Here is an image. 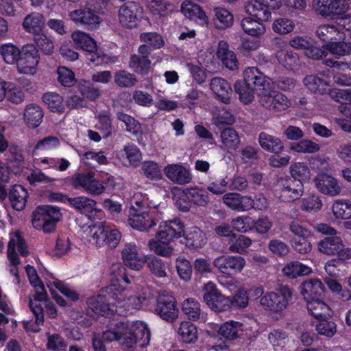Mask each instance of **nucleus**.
<instances>
[{"mask_svg": "<svg viewBox=\"0 0 351 351\" xmlns=\"http://www.w3.org/2000/svg\"><path fill=\"white\" fill-rule=\"evenodd\" d=\"M291 149L298 153L313 154L320 149V145L308 139H304L298 143H293Z\"/></svg>", "mask_w": 351, "mask_h": 351, "instance_id": "680f3d73", "label": "nucleus"}, {"mask_svg": "<svg viewBox=\"0 0 351 351\" xmlns=\"http://www.w3.org/2000/svg\"><path fill=\"white\" fill-rule=\"evenodd\" d=\"M103 8L99 9V4L94 2V5H87L70 12V19L76 25L84 27L87 30H95L99 28L101 22V17L97 14Z\"/></svg>", "mask_w": 351, "mask_h": 351, "instance_id": "7ed1b4c3", "label": "nucleus"}, {"mask_svg": "<svg viewBox=\"0 0 351 351\" xmlns=\"http://www.w3.org/2000/svg\"><path fill=\"white\" fill-rule=\"evenodd\" d=\"M213 264L219 272L231 275L241 272L245 265V261L239 256L221 255L215 258Z\"/></svg>", "mask_w": 351, "mask_h": 351, "instance_id": "ddd939ff", "label": "nucleus"}, {"mask_svg": "<svg viewBox=\"0 0 351 351\" xmlns=\"http://www.w3.org/2000/svg\"><path fill=\"white\" fill-rule=\"evenodd\" d=\"M243 324L238 322L230 321L222 324L219 329V334L226 339L234 340L239 337V332H241Z\"/></svg>", "mask_w": 351, "mask_h": 351, "instance_id": "8fccbe9b", "label": "nucleus"}, {"mask_svg": "<svg viewBox=\"0 0 351 351\" xmlns=\"http://www.w3.org/2000/svg\"><path fill=\"white\" fill-rule=\"evenodd\" d=\"M34 287L35 289L34 299L29 300V306L31 311L35 317L36 324L40 325L44 322L43 310L40 304V302H46L47 300V295L42 282L35 285Z\"/></svg>", "mask_w": 351, "mask_h": 351, "instance_id": "aec40b11", "label": "nucleus"}, {"mask_svg": "<svg viewBox=\"0 0 351 351\" xmlns=\"http://www.w3.org/2000/svg\"><path fill=\"white\" fill-rule=\"evenodd\" d=\"M213 12L215 24L218 29H225L233 24V15L227 9L219 7L215 8Z\"/></svg>", "mask_w": 351, "mask_h": 351, "instance_id": "09e8293b", "label": "nucleus"}, {"mask_svg": "<svg viewBox=\"0 0 351 351\" xmlns=\"http://www.w3.org/2000/svg\"><path fill=\"white\" fill-rule=\"evenodd\" d=\"M171 241L156 238L148 242V247L157 255L169 256L173 254V247L171 245Z\"/></svg>", "mask_w": 351, "mask_h": 351, "instance_id": "37998d69", "label": "nucleus"}, {"mask_svg": "<svg viewBox=\"0 0 351 351\" xmlns=\"http://www.w3.org/2000/svg\"><path fill=\"white\" fill-rule=\"evenodd\" d=\"M331 210L335 219H348L351 218V200L340 199L333 202Z\"/></svg>", "mask_w": 351, "mask_h": 351, "instance_id": "ea45409f", "label": "nucleus"}, {"mask_svg": "<svg viewBox=\"0 0 351 351\" xmlns=\"http://www.w3.org/2000/svg\"><path fill=\"white\" fill-rule=\"evenodd\" d=\"M220 138L226 149H236L241 143L238 132L232 128L223 129L221 132Z\"/></svg>", "mask_w": 351, "mask_h": 351, "instance_id": "3c124183", "label": "nucleus"}, {"mask_svg": "<svg viewBox=\"0 0 351 351\" xmlns=\"http://www.w3.org/2000/svg\"><path fill=\"white\" fill-rule=\"evenodd\" d=\"M182 13L191 19H198L202 25L208 24V17L201 8L191 1H184L181 5Z\"/></svg>", "mask_w": 351, "mask_h": 351, "instance_id": "2f4dec72", "label": "nucleus"}, {"mask_svg": "<svg viewBox=\"0 0 351 351\" xmlns=\"http://www.w3.org/2000/svg\"><path fill=\"white\" fill-rule=\"evenodd\" d=\"M151 333L145 323L136 322H119L114 328L103 332V339L106 342L117 341L125 350L132 351L138 346L144 347L150 340Z\"/></svg>", "mask_w": 351, "mask_h": 351, "instance_id": "f257e3e1", "label": "nucleus"}, {"mask_svg": "<svg viewBox=\"0 0 351 351\" xmlns=\"http://www.w3.org/2000/svg\"><path fill=\"white\" fill-rule=\"evenodd\" d=\"M71 38L77 48L88 52L91 55V58H89L90 61L96 60L93 53L97 51V46L93 38L84 32L76 30L71 34Z\"/></svg>", "mask_w": 351, "mask_h": 351, "instance_id": "5701e85b", "label": "nucleus"}, {"mask_svg": "<svg viewBox=\"0 0 351 351\" xmlns=\"http://www.w3.org/2000/svg\"><path fill=\"white\" fill-rule=\"evenodd\" d=\"M164 173L171 182L179 185L189 184L193 178L190 170L180 163L167 165Z\"/></svg>", "mask_w": 351, "mask_h": 351, "instance_id": "2eb2a0df", "label": "nucleus"}, {"mask_svg": "<svg viewBox=\"0 0 351 351\" xmlns=\"http://www.w3.org/2000/svg\"><path fill=\"white\" fill-rule=\"evenodd\" d=\"M203 292V300L212 311L222 312L230 308L231 300L223 295L213 282L204 284Z\"/></svg>", "mask_w": 351, "mask_h": 351, "instance_id": "0eeeda50", "label": "nucleus"}, {"mask_svg": "<svg viewBox=\"0 0 351 351\" xmlns=\"http://www.w3.org/2000/svg\"><path fill=\"white\" fill-rule=\"evenodd\" d=\"M121 256L125 266L134 271H141L147 261L141 247L134 242L126 243L121 250Z\"/></svg>", "mask_w": 351, "mask_h": 351, "instance_id": "1a4fd4ad", "label": "nucleus"}, {"mask_svg": "<svg viewBox=\"0 0 351 351\" xmlns=\"http://www.w3.org/2000/svg\"><path fill=\"white\" fill-rule=\"evenodd\" d=\"M228 250L232 253L243 254L245 249L252 244V240L244 235L237 236L235 234L234 238H231L228 242Z\"/></svg>", "mask_w": 351, "mask_h": 351, "instance_id": "13d9d810", "label": "nucleus"}, {"mask_svg": "<svg viewBox=\"0 0 351 351\" xmlns=\"http://www.w3.org/2000/svg\"><path fill=\"white\" fill-rule=\"evenodd\" d=\"M151 61L142 56H132L129 62V66L135 72L141 75L147 73L150 68Z\"/></svg>", "mask_w": 351, "mask_h": 351, "instance_id": "bf43d9fd", "label": "nucleus"}, {"mask_svg": "<svg viewBox=\"0 0 351 351\" xmlns=\"http://www.w3.org/2000/svg\"><path fill=\"white\" fill-rule=\"evenodd\" d=\"M281 186V195L280 198L282 201H293L298 199L303 193L304 186L300 182H295L291 180H282L280 182Z\"/></svg>", "mask_w": 351, "mask_h": 351, "instance_id": "b1692460", "label": "nucleus"}, {"mask_svg": "<svg viewBox=\"0 0 351 351\" xmlns=\"http://www.w3.org/2000/svg\"><path fill=\"white\" fill-rule=\"evenodd\" d=\"M234 88L236 93L239 95V100L244 104L252 103L255 98V94L257 91L244 81L236 82Z\"/></svg>", "mask_w": 351, "mask_h": 351, "instance_id": "58836bf2", "label": "nucleus"}, {"mask_svg": "<svg viewBox=\"0 0 351 351\" xmlns=\"http://www.w3.org/2000/svg\"><path fill=\"white\" fill-rule=\"evenodd\" d=\"M243 81L256 90L262 91L271 85V79L265 76L257 67L247 68L243 72Z\"/></svg>", "mask_w": 351, "mask_h": 351, "instance_id": "f3484780", "label": "nucleus"}, {"mask_svg": "<svg viewBox=\"0 0 351 351\" xmlns=\"http://www.w3.org/2000/svg\"><path fill=\"white\" fill-rule=\"evenodd\" d=\"M69 205L82 213L88 214L96 210L97 203L86 196H80L71 198Z\"/></svg>", "mask_w": 351, "mask_h": 351, "instance_id": "49530a36", "label": "nucleus"}, {"mask_svg": "<svg viewBox=\"0 0 351 351\" xmlns=\"http://www.w3.org/2000/svg\"><path fill=\"white\" fill-rule=\"evenodd\" d=\"M181 195L187 196V199L199 206H205L209 201L207 192L198 188H187L181 192Z\"/></svg>", "mask_w": 351, "mask_h": 351, "instance_id": "c03bdc74", "label": "nucleus"}, {"mask_svg": "<svg viewBox=\"0 0 351 351\" xmlns=\"http://www.w3.org/2000/svg\"><path fill=\"white\" fill-rule=\"evenodd\" d=\"M149 9L154 15L166 16L177 10V6L167 1L150 2Z\"/></svg>", "mask_w": 351, "mask_h": 351, "instance_id": "4d7b16f0", "label": "nucleus"}, {"mask_svg": "<svg viewBox=\"0 0 351 351\" xmlns=\"http://www.w3.org/2000/svg\"><path fill=\"white\" fill-rule=\"evenodd\" d=\"M293 293V289L288 286H281L278 291H271L263 295L260 300V303L266 309L280 313L287 308Z\"/></svg>", "mask_w": 351, "mask_h": 351, "instance_id": "39448f33", "label": "nucleus"}, {"mask_svg": "<svg viewBox=\"0 0 351 351\" xmlns=\"http://www.w3.org/2000/svg\"><path fill=\"white\" fill-rule=\"evenodd\" d=\"M210 89L216 95L218 100L224 104H229L232 88L230 84L224 79L215 77L210 80Z\"/></svg>", "mask_w": 351, "mask_h": 351, "instance_id": "393cba45", "label": "nucleus"}, {"mask_svg": "<svg viewBox=\"0 0 351 351\" xmlns=\"http://www.w3.org/2000/svg\"><path fill=\"white\" fill-rule=\"evenodd\" d=\"M71 184L75 189H82L92 195H99L105 190L103 182L97 180L92 171L75 173L71 178Z\"/></svg>", "mask_w": 351, "mask_h": 351, "instance_id": "6e6552de", "label": "nucleus"}, {"mask_svg": "<svg viewBox=\"0 0 351 351\" xmlns=\"http://www.w3.org/2000/svg\"><path fill=\"white\" fill-rule=\"evenodd\" d=\"M294 28V22L287 18L277 19L272 24V29L274 32L280 35L287 34L291 32Z\"/></svg>", "mask_w": 351, "mask_h": 351, "instance_id": "e2e57ef3", "label": "nucleus"}, {"mask_svg": "<svg viewBox=\"0 0 351 351\" xmlns=\"http://www.w3.org/2000/svg\"><path fill=\"white\" fill-rule=\"evenodd\" d=\"M307 309L312 316L319 320L325 319L330 313V307L319 299L308 301Z\"/></svg>", "mask_w": 351, "mask_h": 351, "instance_id": "a18cd8bd", "label": "nucleus"}, {"mask_svg": "<svg viewBox=\"0 0 351 351\" xmlns=\"http://www.w3.org/2000/svg\"><path fill=\"white\" fill-rule=\"evenodd\" d=\"M276 57L278 62L287 69H291L298 64V55L293 51H280L277 53Z\"/></svg>", "mask_w": 351, "mask_h": 351, "instance_id": "774afa93", "label": "nucleus"}, {"mask_svg": "<svg viewBox=\"0 0 351 351\" xmlns=\"http://www.w3.org/2000/svg\"><path fill=\"white\" fill-rule=\"evenodd\" d=\"M343 247L342 239L339 237H327L321 240L317 245L319 251L328 256H333L341 252Z\"/></svg>", "mask_w": 351, "mask_h": 351, "instance_id": "c85d7f7f", "label": "nucleus"}, {"mask_svg": "<svg viewBox=\"0 0 351 351\" xmlns=\"http://www.w3.org/2000/svg\"><path fill=\"white\" fill-rule=\"evenodd\" d=\"M284 274L290 278L308 275L311 273L310 267L297 261L288 263L282 269Z\"/></svg>", "mask_w": 351, "mask_h": 351, "instance_id": "603ef678", "label": "nucleus"}, {"mask_svg": "<svg viewBox=\"0 0 351 351\" xmlns=\"http://www.w3.org/2000/svg\"><path fill=\"white\" fill-rule=\"evenodd\" d=\"M109 297L112 298L117 308H123L126 310L131 308H139L145 298H141L136 295H130L125 290L119 289L112 285L108 288Z\"/></svg>", "mask_w": 351, "mask_h": 351, "instance_id": "f8f14e48", "label": "nucleus"}, {"mask_svg": "<svg viewBox=\"0 0 351 351\" xmlns=\"http://www.w3.org/2000/svg\"><path fill=\"white\" fill-rule=\"evenodd\" d=\"M217 57L221 60L222 64L230 70H235L238 68V61L235 53L229 49L225 42L219 43L217 49Z\"/></svg>", "mask_w": 351, "mask_h": 351, "instance_id": "72a5a7b5", "label": "nucleus"}, {"mask_svg": "<svg viewBox=\"0 0 351 351\" xmlns=\"http://www.w3.org/2000/svg\"><path fill=\"white\" fill-rule=\"evenodd\" d=\"M43 112L36 104L27 106L23 112V119L29 128H36L42 123Z\"/></svg>", "mask_w": 351, "mask_h": 351, "instance_id": "7c9ffc66", "label": "nucleus"}, {"mask_svg": "<svg viewBox=\"0 0 351 351\" xmlns=\"http://www.w3.org/2000/svg\"><path fill=\"white\" fill-rule=\"evenodd\" d=\"M89 229L90 241L97 247L114 249L121 241V234L118 230L106 229L101 223L89 226Z\"/></svg>", "mask_w": 351, "mask_h": 351, "instance_id": "20e7f679", "label": "nucleus"}, {"mask_svg": "<svg viewBox=\"0 0 351 351\" xmlns=\"http://www.w3.org/2000/svg\"><path fill=\"white\" fill-rule=\"evenodd\" d=\"M16 250H18L20 255L22 256H27L29 254L28 246L19 231H16L10 234V241L7 250V258L8 260H10L12 263L17 261V256H19Z\"/></svg>", "mask_w": 351, "mask_h": 351, "instance_id": "a211bd4d", "label": "nucleus"}, {"mask_svg": "<svg viewBox=\"0 0 351 351\" xmlns=\"http://www.w3.org/2000/svg\"><path fill=\"white\" fill-rule=\"evenodd\" d=\"M178 333L183 342L193 343L197 340V329L193 324L189 322H182L178 328Z\"/></svg>", "mask_w": 351, "mask_h": 351, "instance_id": "de8ad7c7", "label": "nucleus"}, {"mask_svg": "<svg viewBox=\"0 0 351 351\" xmlns=\"http://www.w3.org/2000/svg\"><path fill=\"white\" fill-rule=\"evenodd\" d=\"M152 274L158 278L165 277L167 275L166 266L163 261L156 257H149L146 263Z\"/></svg>", "mask_w": 351, "mask_h": 351, "instance_id": "69168bd1", "label": "nucleus"}, {"mask_svg": "<svg viewBox=\"0 0 351 351\" xmlns=\"http://www.w3.org/2000/svg\"><path fill=\"white\" fill-rule=\"evenodd\" d=\"M327 49L334 55L339 56L351 54V42L334 41L326 45Z\"/></svg>", "mask_w": 351, "mask_h": 351, "instance_id": "338daca9", "label": "nucleus"}, {"mask_svg": "<svg viewBox=\"0 0 351 351\" xmlns=\"http://www.w3.org/2000/svg\"><path fill=\"white\" fill-rule=\"evenodd\" d=\"M114 77V83L120 87H131L137 82V80L133 74L124 70L116 72Z\"/></svg>", "mask_w": 351, "mask_h": 351, "instance_id": "0e129e2a", "label": "nucleus"}, {"mask_svg": "<svg viewBox=\"0 0 351 351\" xmlns=\"http://www.w3.org/2000/svg\"><path fill=\"white\" fill-rule=\"evenodd\" d=\"M40 56L38 49L34 45H27L22 48L17 61V70L20 73L34 75L38 70Z\"/></svg>", "mask_w": 351, "mask_h": 351, "instance_id": "9d476101", "label": "nucleus"}, {"mask_svg": "<svg viewBox=\"0 0 351 351\" xmlns=\"http://www.w3.org/2000/svg\"><path fill=\"white\" fill-rule=\"evenodd\" d=\"M107 299L103 295H97L88 299V313L91 311L98 315L107 316L109 315V304L106 302Z\"/></svg>", "mask_w": 351, "mask_h": 351, "instance_id": "f704fd0d", "label": "nucleus"}, {"mask_svg": "<svg viewBox=\"0 0 351 351\" xmlns=\"http://www.w3.org/2000/svg\"><path fill=\"white\" fill-rule=\"evenodd\" d=\"M21 51L13 44L7 43L0 46V54L7 64L17 63Z\"/></svg>", "mask_w": 351, "mask_h": 351, "instance_id": "864d4df0", "label": "nucleus"}, {"mask_svg": "<svg viewBox=\"0 0 351 351\" xmlns=\"http://www.w3.org/2000/svg\"><path fill=\"white\" fill-rule=\"evenodd\" d=\"M128 223L134 229L146 232L156 226V221L150 216L148 210L139 209H130Z\"/></svg>", "mask_w": 351, "mask_h": 351, "instance_id": "4468645a", "label": "nucleus"}, {"mask_svg": "<svg viewBox=\"0 0 351 351\" xmlns=\"http://www.w3.org/2000/svg\"><path fill=\"white\" fill-rule=\"evenodd\" d=\"M243 30L252 36H259L265 32V25L257 19L254 20L252 17L243 18L241 21Z\"/></svg>", "mask_w": 351, "mask_h": 351, "instance_id": "79ce46f5", "label": "nucleus"}, {"mask_svg": "<svg viewBox=\"0 0 351 351\" xmlns=\"http://www.w3.org/2000/svg\"><path fill=\"white\" fill-rule=\"evenodd\" d=\"M324 286L319 279L314 278L304 281L301 286V294L306 300H315L324 293Z\"/></svg>", "mask_w": 351, "mask_h": 351, "instance_id": "a878e982", "label": "nucleus"}, {"mask_svg": "<svg viewBox=\"0 0 351 351\" xmlns=\"http://www.w3.org/2000/svg\"><path fill=\"white\" fill-rule=\"evenodd\" d=\"M62 217L60 210L50 205L38 206L32 214V223L37 230H42L45 233L55 230L56 223Z\"/></svg>", "mask_w": 351, "mask_h": 351, "instance_id": "f03ea898", "label": "nucleus"}, {"mask_svg": "<svg viewBox=\"0 0 351 351\" xmlns=\"http://www.w3.org/2000/svg\"><path fill=\"white\" fill-rule=\"evenodd\" d=\"M303 82L304 86L313 93L324 95L329 90V84L324 80L313 75L306 76Z\"/></svg>", "mask_w": 351, "mask_h": 351, "instance_id": "4c0bfd02", "label": "nucleus"}, {"mask_svg": "<svg viewBox=\"0 0 351 351\" xmlns=\"http://www.w3.org/2000/svg\"><path fill=\"white\" fill-rule=\"evenodd\" d=\"M5 98L10 102L19 104L24 101L25 93L20 86L13 83H5Z\"/></svg>", "mask_w": 351, "mask_h": 351, "instance_id": "052dcab7", "label": "nucleus"}, {"mask_svg": "<svg viewBox=\"0 0 351 351\" xmlns=\"http://www.w3.org/2000/svg\"><path fill=\"white\" fill-rule=\"evenodd\" d=\"M315 34L319 39L328 44L332 43V40H339L343 38V33L336 25L332 24L319 25Z\"/></svg>", "mask_w": 351, "mask_h": 351, "instance_id": "c756f323", "label": "nucleus"}, {"mask_svg": "<svg viewBox=\"0 0 351 351\" xmlns=\"http://www.w3.org/2000/svg\"><path fill=\"white\" fill-rule=\"evenodd\" d=\"M290 173L295 182L308 181L311 178V171L308 167L304 162H295L289 168Z\"/></svg>", "mask_w": 351, "mask_h": 351, "instance_id": "5fc2aeb1", "label": "nucleus"}, {"mask_svg": "<svg viewBox=\"0 0 351 351\" xmlns=\"http://www.w3.org/2000/svg\"><path fill=\"white\" fill-rule=\"evenodd\" d=\"M182 310L189 319L201 322L206 321V314L202 311L199 303L193 298L184 300Z\"/></svg>", "mask_w": 351, "mask_h": 351, "instance_id": "cd10ccee", "label": "nucleus"}, {"mask_svg": "<svg viewBox=\"0 0 351 351\" xmlns=\"http://www.w3.org/2000/svg\"><path fill=\"white\" fill-rule=\"evenodd\" d=\"M156 312L161 318L169 322L176 320L178 316V310L172 297L160 298L156 307Z\"/></svg>", "mask_w": 351, "mask_h": 351, "instance_id": "412c9836", "label": "nucleus"}, {"mask_svg": "<svg viewBox=\"0 0 351 351\" xmlns=\"http://www.w3.org/2000/svg\"><path fill=\"white\" fill-rule=\"evenodd\" d=\"M43 101L49 108L54 112L62 113L64 112L63 97L56 93H46L43 96Z\"/></svg>", "mask_w": 351, "mask_h": 351, "instance_id": "6e6d98bb", "label": "nucleus"}, {"mask_svg": "<svg viewBox=\"0 0 351 351\" xmlns=\"http://www.w3.org/2000/svg\"><path fill=\"white\" fill-rule=\"evenodd\" d=\"M223 203L233 210L239 212L251 209L252 197L248 195H241L237 193H228L223 196Z\"/></svg>", "mask_w": 351, "mask_h": 351, "instance_id": "4be33fe9", "label": "nucleus"}, {"mask_svg": "<svg viewBox=\"0 0 351 351\" xmlns=\"http://www.w3.org/2000/svg\"><path fill=\"white\" fill-rule=\"evenodd\" d=\"M258 143L264 150L275 154L281 152L284 149L283 143L279 138L265 132L259 134Z\"/></svg>", "mask_w": 351, "mask_h": 351, "instance_id": "473e14b6", "label": "nucleus"}, {"mask_svg": "<svg viewBox=\"0 0 351 351\" xmlns=\"http://www.w3.org/2000/svg\"><path fill=\"white\" fill-rule=\"evenodd\" d=\"M22 25L27 33L34 36L43 31L45 25L44 16L40 13L32 12L24 18Z\"/></svg>", "mask_w": 351, "mask_h": 351, "instance_id": "bb28decb", "label": "nucleus"}, {"mask_svg": "<svg viewBox=\"0 0 351 351\" xmlns=\"http://www.w3.org/2000/svg\"><path fill=\"white\" fill-rule=\"evenodd\" d=\"M143 17V8L135 1H130L120 6L117 13L120 25L132 29L138 26Z\"/></svg>", "mask_w": 351, "mask_h": 351, "instance_id": "423d86ee", "label": "nucleus"}, {"mask_svg": "<svg viewBox=\"0 0 351 351\" xmlns=\"http://www.w3.org/2000/svg\"><path fill=\"white\" fill-rule=\"evenodd\" d=\"M185 240L188 247L197 249L206 243L207 239L202 230L197 227H192L187 230Z\"/></svg>", "mask_w": 351, "mask_h": 351, "instance_id": "c9c22d12", "label": "nucleus"}, {"mask_svg": "<svg viewBox=\"0 0 351 351\" xmlns=\"http://www.w3.org/2000/svg\"><path fill=\"white\" fill-rule=\"evenodd\" d=\"M280 5V0H250L245 3V10L258 21H267L271 16L269 9H276Z\"/></svg>", "mask_w": 351, "mask_h": 351, "instance_id": "9b49d317", "label": "nucleus"}, {"mask_svg": "<svg viewBox=\"0 0 351 351\" xmlns=\"http://www.w3.org/2000/svg\"><path fill=\"white\" fill-rule=\"evenodd\" d=\"M159 228L160 230L156 234V238L172 241L176 238H179L184 235L183 223L178 218L162 222Z\"/></svg>", "mask_w": 351, "mask_h": 351, "instance_id": "6ab92c4d", "label": "nucleus"}, {"mask_svg": "<svg viewBox=\"0 0 351 351\" xmlns=\"http://www.w3.org/2000/svg\"><path fill=\"white\" fill-rule=\"evenodd\" d=\"M33 40L35 47L38 48L43 53L50 55L53 53L55 47L53 38L44 31L34 36Z\"/></svg>", "mask_w": 351, "mask_h": 351, "instance_id": "a19ab883", "label": "nucleus"}, {"mask_svg": "<svg viewBox=\"0 0 351 351\" xmlns=\"http://www.w3.org/2000/svg\"><path fill=\"white\" fill-rule=\"evenodd\" d=\"M27 192L21 185H14L9 193V199L12 207L16 210H22L27 202Z\"/></svg>", "mask_w": 351, "mask_h": 351, "instance_id": "e433bc0d", "label": "nucleus"}, {"mask_svg": "<svg viewBox=\"0 0 351 351\" xmlns=\"http://www.w3.org/2000/svg\"><path fill=\"white\" fill-rule=\"evenodd\" d=\"M317 189L322 194L337 196L341 193V187L337 180L327 173H319L314 179Z\"/></svg>", "mask_w": 351, "mask_h": 351, "instance_id": "dca6fc26", "label": "nucleus"}]
</instances>
